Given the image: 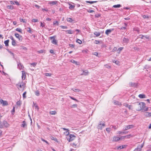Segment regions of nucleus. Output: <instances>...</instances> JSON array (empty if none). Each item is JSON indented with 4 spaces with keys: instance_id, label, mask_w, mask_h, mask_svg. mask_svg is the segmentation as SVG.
<instances>
[{
    "instance_id": "obj_1",
    "label": "nucleus",
    "mask_w": 151,
    "mask_h": 151,
    "mask_svg": "<svg viewBox=\"0 0 151 151\" xmlns=\"http://www.w3.org/2000/svg\"><path fill=\"white\" fill-rule=\"evenodd\" d=\"M76 137V136L74 135L70 134L68 137H67V139L69 142H70L74 140Z\"/></svg>"
},
{
    "instance_id": "obj_2",
    "label": "nucleus",
    "mask_w": 151,
    "mask_h": 151,
    "mask_svg": "<svg viewBox=\"0 0 151 151\" xmlns=\"http://www.w3.org/2000/svg\"><path fill=\"white\" fill-rule=\"evenodd\" d=\"M145 106V104L144 103L141 102L137 104V106L139 107L140 108L137 109L138 111H140L143 109Z\"/></svg>"
},
{
    "instance_id": "obj_3",
    "label": "nucleus",
    "mask_w": 151,
    "mask_h": 151,
    "mask_svg": "<svg viewBox=\"0 0 151 151\" xmlns=\"http://www.w3.org/2000/svg\"><path fill=\"white\" fill-rule=\"evenodd\" d=\"M55 36H53L50 37V40H52L51 42L52 43L56 45H57L58 43L57 40L55 39Z\"/></svg>"
},
{
    "instance_id": "obj_4",
    "label": "nucleus",
    "mask_w": 151,
    "mask_h": 151,
    "mask_svg": "<svg viewBox=\"0 0 151 151\" xmlns=\"http://www.w3.org/2000/svg\"><path fill=\"white\" fill-rule=\"evenodd\" d=\"M0 102L2 104L3 106H7L8 105V103L7 101H4L2 99H0Z\"/></svg>"
},
{
    "instance_id": "obj_5",
    "label": "nucleus",
    "mask_w": 151,
    "mask_h": 151,
    "mask_svg": "<svg viewBox=\"0 0 151 151\" xmlns=\"http://www.w3.org/2000/svg\"><path fill=\"white\" fill-rule=\"evenodd\" d=\"M16 37L18 38L19 41H22V37L21 35H20L17 33H16L14 34Z\"/></svg>"
},
{
    "instance_id": "obj_6",
    "label": "nucleus",
    "mask_w": 151,
    "mask_h": 151,
    "mask_svg": "<svg viewBox=\"0 0 151 151\" xmlns=\"http://www.w3.org/2000/svg\"><path fill=\"white\" fill-rule=\"evenodd\" d=\"M16 86H17L18 88H20L21 89H24V84L23 83H19L17 84Z\"/></svg>"
},
{
    "instance_id": "obj_7",
    "label": "nucleus",
    "mask_w": 151,
    "mask_h": 151,
    "mask_svg": "<svg viewBox=\"0 0 151 151\" xmlns=\"http://www.w3.org/2000/svg\"><path fill=\"white\" fill-rule=\"evenodd\" d=\"M18 68L20 70L24 68V66L20 62H17Z\"/></svg>"
},
{
    "instance_id": "obj_8",
    "label": "nucleus",
    "mask_w": 151,
    "mask_h": 151,
    "mask_svg": "<svg viewBox=\"0 0 151 151\" xmlns=\"http://www.w3.org/2000/svg\"><path fill=\"white\" fill-rule=\"evenodd\" d=\"M133 127V125H129L125 127V128H124V130H126L128 129H131Z\"/></svg>"
},
{
    "instance_id": "obj_9",
    "label": "nucleus",
    "mask_w": 151,
    "mask_h": 151,
    "mask_svg": "<svg viewBox=\"0 0 151 151\" xmlns=\"http://www.w3.org/2000/svg\"><path fill=\"white\" fill-rule=\"evenodd\" d=\"M3 127L4 126L6 127H7L9 126V124L6 121L4 120L3 121Z\"/></svg>"
},
{
    "instance_id": "obj_10",
    "label": "nucleus",
    "mask_w": 151,
    "mask_h": 151,
    "mask_svg": "<svg viewBox=\"0 0 151 151\" xmlns=\"http://www.w3.org/2000/svg\"><path fill=\"white\" fill-rule=\"evenodd\" d=\"M122 139V137L121 138L119 137L116 136H114L113 137V142H116L117 141L119 140L120 139Z\"/></svg>"
},
{
    "instance_id": "obj_11",
    "label": "nucleus",
    "mask_w": 151,
    "mask_h": 151,
    "mask_svg": "<svg viewBox=\"0 0 151 151\" xmlns=\"http://www.w3.org/2000/svg\"><path fill=\"white\" fill-rule=\"evenodd\" d=\"M103 126H102L101 121H100L97 126V128L98 129H102L103 128Z\"/></svg>"
},
{
    "instance_id": "obj_12",
    "label": "nucleus",
    "mask_w": 151,
    "mask_h": 151,
    "mask_svg": "<svg viewBox=\"0 0 151 151\" xmlns=\"http://www.w3.org/2000/svg\"><path fill=\"white\" fill-rule=\"evenodd\" d=\"M130 86L136 87L137 86V84L134 83L130 82L129 83Z\"/></svg>"
},
{
    "instance_id": "obj_13",
    "label": "nucleus",
    "mask_w": 151,
    "mask_h": 151,
    "mask_svg": "<svg viewBox=\"0 0 151 151\" xmlns=\"http://www.w3.org/2000/svg\"><path fill=\"white\" fill-rule=\"evenodd\" d=\"M113 30V29H107L105 32V33L107 35H108L111 32V31Z\"/></svg>"
},
{
    "instance_id": "obj_14",
    "label": "nucleus",
    "mask_w": 151,
    "mask_h": 151,
    "mask_svg": "<svg viewBox=\"0 0 151 151\" xmlns=\"http://www.w3.org/2000/svg\"><path fill=\"white\" fill-rule=\"evenodd\" d=\"M123 42L125 43H127L129 41V39L128 38H124L123 39Z\"/></svg>"
},
{
    "instance_id": "obj_15",
    "label": "nucleus",
    "mask_w": 151,
    "mask_h": 151,
    "mask_svg": "<svg viewBox=\"0 0 151 151\" xmlns=\"http://www.w3.org/2000/svg\"><path fill=\"white\" fill-rule=\"evenodd\" d=\"M142 148L140 147V145H138L137 148H135L134 151H141Z\"/></svg>"
},
{
    "instance_id": "obj_16",
    "label": "nucleus",
    "mask_w": 151,
    "mask_h": 151,
    "mask_svg": "<svg viewBox=\"0 0 151 151\" xmlns=\"http://www.w3.org/2000/svg\"><path fill=\"white\" fill-rule=\"evenodd\" d=\"M27 124L26 122L25 121H24L22 122V124L21 125V126L23 127H26Z\"/></svg>"
},
{
    "instance_id": "obj_17",
    "label": "nucleus",
    "mask_w": 151,
    "mask_h": 151,
    "mask_svg": "<svg viewBox=\"0 0 151 151\" xmlns=\"http://www.w3.org/2000/svg\"><path fill=\"white\" fill-rule=\"evenodd\" d=\"M6 8L8 9H14V6L12 5H9L6 6Z\"/></svg>"
},
{
    "instance_id": "obj_18",
    "label": "nucleus",
    "mask_w": 151,
    "mask_h": 151,
    "mask_svg": "<svg viewBox=\"0 0 151 151\" xmlns=\"http://www.w3.org/2000/svg\"><path fill=\"white\" fill-rule=\"evenodd\" d=\"M83 73L81 74V75H86L88 74V71L87 70H85V71H83Z\"/></svg>"
},
{
    "instance_id": "obj_19",
    "label": "nucleus",
    "mask_w": 151,
    "mask_h": 151,
    "mask_svg": "<svg viewBox=\"0 0 151 151\" xmlns=\"http://www.w3.org/2000/svg\"><path fill=\"white\" fill-rule=\"evenodd\" d=\"M58 1H50L49 3L50 4H51L52 5H54V4H57L58 3Z\"/></svg>"
},
{
    "instance_id": "obj_20",
    "label": "nucleus",
    "mask_w": 151,
    "mask_h": 151,
    "mask_svg": "<svg viewBox=\"0 0 151 151\" xmlns=\"http://www.w3.org/2000/svg\"><path fill=\"white\" fill-rule=\"evenodd\" d=\"M65 32H68V34H72L74 32V31H72L71 30H66L65 31Z\"/></svg>"
},
{
    "instance_id": "obj_21",
    "label": "nucleus",
    "mask_w": 151,
    "mask_h": 151,
    "mask_svg": "<svg viewBox=\"0 0 151 151\" xmlns=\"http://www.w3.org/2000/svg\"><path fill=\"white\" fill-rule=\"evenodd\" d=\"M67 20L68 22H72L74 21V20L70 18H67Z\"/></svg>"
},
{
    "instance_id": "obj_22",
    "label": "nucleus",
    "mask_w": 151,
    "mask_h": 151,
    "mask_svg": "<svg viewBox=\"0 0 151 151\" xmlns=\"http://www.w3.org/2000/svg\"><path fill=\"white\" fill-rule=\"evenodd\" d=\"M94 34L96 35V37H99L100 35V33L99 32H96L94 33Z\"/></svg>"
},
{
    "instance_id": "obj_23",
    "label": "nucleus",
    "mask_w": 151,
    "mask_h": 151,
    "mask_svg": "<svg viewBox=\"0 0 151 151\" xmlns=\"http://www.w3.org/2000/svg\"><path fill=\"white\" fill-rule=\"evenodd\" d=\"M9 40H7L4 41V43L6 46H9Z\"/></svg>"
},
{
    "instance_id": "obj_24",
    "label": "nucleus",
    "mask_w": 151,
    "mask_h": 151,
    "mask_svg": "<svg viewBox=\"0 0 151 151\" xmlns=\"http://www.w3.org/2000/svg\"><path fill=\"white\" fill-rule=\"evenodd\" d=\"M138 96L141 98H144L145 97V95L143 94H140Z\"/></svg>"
},
{
    "instance_id": "obj_25",
    "label": "nucleus",
    "mask_w": 151,
    "mask_h": 151,
    "mask_svg": "<svg viewBox=\"0 0 151 151\" xmlns=\"http://www.w3.org/2000/svg\"><path fill=\"white\" fill-rule=\"evenodd\" d=\"M70 62H71L73 63H75V64L76 65H78V64L77 63V62L76 61H75V60H70Z\"/></svg>"
},
{
    "instance_id": "obj_26",
    "label": "nucleus",
    "mask_w": 151,
    "mask_h": 151,
    "mask_svg": "<svg viewBox=\"0 0 151 151\" xmlns=\"http://www.w3.org/2000/svg\"><path fill=\"white\" fill-rule=\"evenodd\" d=\"M122 6L120 4H118L117 5H114L113 7L114 8H119Z\"/></svg>"
},
{
    "instance_id": "obj_27",
    "label": "nucleus",
    "mask_w": 151,
    "mask_h": 151,
    "mask_svg": "<svg viewBox=\"0 0 151 151\" xmlns=\"http://www.w3.org/2000/svg\"><path fill=\"white\" fill-rule=\"evenodd\" d=\"M144 115L145 116H151V115H149V112H145L144 113Z\"/></svg>"
},
{
    "instance_id": "obj_28",
    "label": "nucleus",
    "mask_w": 151,
    "mask_h": 151,
    "mask_svg": "<svg viewBox=\"0 0 151 151\" xmlns=\"http://www.w3.org/2000/svg\"><path fill=\"white\" fill-rule=\"evenodd\" d=\"M86 3H88L90 4H92L94 3H96L97 2V1H86Z\"/></svg>"
},
{
    "instance_id": "obj_29",
    "label": "nucleus",
    "mask_w": 151,
    "mask_h": 151,
    "mask_svg": "<svg viewBox=\"0 0 151 151\" xmlns=\"http://www.w3.org/2000/svg\"><path fill=\"white\" fill-rule=\"evenodd\" d=\"M49 113L52 115H55L56 114V112L55 111H50Z\"/></svg>"
},
{
    "instance_id": "obj_30",
    "label": "nucleus",
    "mask_w": 151,
    "mask_h": 151,
    "mask_svg": "<svg viewBox=\"0 0 151 151\" xmlns=\"http://www.w3.org/2000/svg\"><path fill=\"white\" fill-rule=\"evenodd\" d=\"M69 8L70 9H74L75 7V6L74 5H72V4H69Z\"/></svg>"
},
{
    "instance_id": "obj_31",
    "label": "nucleus",
    "mask_w": 151,
    "mask_h": 151,
    "mask_svg": "<svg viewBox=\"0 0 151 151\" xmlns=\"http://www.w3.org/2000/svg\"><path fill=\"white\" fill-rule=\"evenodd\" d=\"M71 89L76 92H78L80 91L79 89L76 88H72Z\"/></svg>"
},
{
    "instance_id": "obj_32",
    "label": "nucleus",
    "mask_w": 151,
    "mask_h": 151,
    "mask_svg": "<svg viewBox=\"0 0 151 151\" xmlns=\"http://www.w3.org/2000/svg\"><path fill=\"white\" fill-rule=\"evenodd\" d=\"M110 127H111V129L113 128L114 129V130L117 129L118 128V127H117L116 126H113L112 125H111L110 126Z\"/></svg>"
},
{
    "instance_id": "obj_33",
    "label": "nucleus",
    "mask_w": 151,
    "mask_h": 151,
    "mask_svg": "<svg viewBox=\"0 0 151 151\" xmlns=\"http://www.w3.org/2000/svg\"><path fill=\"white\" fill-rule=\"evenodd\" d=\"M16 30L17 31L21 33H22V30L20 28H17L16 29Z\"/></svg>"
},
{
    "instance_id": "obj_34",
    "label": "nucleus",
    "mask_w": 151,
    "mask_h": 151,
    "mask_svg": "<svg viewBox=\"0 0 151 151\" xmlns=\"http://www.w3.org/2000/svg\"><path fill=\"white\" fill-rule=\"evenodd\" d=\"M12 45L13 46H15L16 45V41L15 40H12Z\"/></svg>"
},
{
    "instance_id": "obj_35",
    "label": "nucleus",
    "mask_w": 151,
    "mask_h": 151,
    "mask_svg": "<svg viewBox=\"0 0 151 151\" xmlns=\"http://www.w3.org/2000/svg\"><path fill=\"white\" fill-rule=\"evenodd\" d=\"M20 21L21 22H23L24 23H26V20L24 19H23L20 18L19 19Z\"/></svg>"
},
{
    "instance_id": "obj_36",
    "label": "nucleus",
    "mask_w": 151,
    "mask_h": 151,
    "mask_svg": "<svg viewBox=\"0 0 151 151\" xmlns=\"http://www.w3.org/2000/svg\"><path fill=\"white\" fill-rule=\"evenodd\" d=\"M15 107L13 106V109L11 111V112L12 113V115H14V113L15 112Z\"/></svg>"
},
{
    "instance_id": "obj_37",
    "label": "nucleus",
    "mask_w": 151,
    "mask_h": 151,
    "mask_svg": "<svg viewBox=\"0 0 151 151\" xmlns=\"http://www.w3.org/2000/svg\"><path fill=\"white\" fill-rule=\"evenodd\" d=\"M111 127H110V128H106V130L108 133H109L111 130Z\"/></svg>"
},
{
    "instance_id": "obj_38",
    "label": "nucleus",
    "mask_w": 151,
    "mask_h": 151,
    "mask_svg": "<svg viewBox=\"0 0 151 151\" xmlns=\"http://www.w3.org/2000/svg\"><path fill=\"white\" fill-rule=\"evenodd\" d=\"M56 24L57 25H58V22L57 21H54L53 22V25H55Z\"/></svg>"
},
{
    "instance_id": "obj_39",
    "label": "nucleus",
    "mask_w": 151,
    "mask_h": 151,
    "mask_svg": "<svg viewBox=\"0 0 151 151\" xmlns=\"http://www.w3.org/2000/svg\"><path fill=\"white\" fill-rule=\"evenodd\" d=\"M35 94L36 96H38L40 95L39 91L38 90L36 91H35Z\"/></svg>"
},
{
    "instance_id": "obj_40",
    "label": "nucleus",
    "mask_w": 151,
    "mask_h": 151,
    "mask_svg": "<svg viewBox=\"0 0 151 151\" xmlns=\"http://www.w3.org/2000/svg\"><path fill=\"white\" fill-rule=\"evenodd\" d=\"M76 42L80 44H81L82 43V41H81V40L79 39H78L76 40Z\"/></svg>"
},
{
    "instance_id": "obj_41",
    "label": "nucleus",
    "mask_w": 151,
    "mask_h": 151,
    "mask_svg": "<svg viewBox=\"0 0 151 151\" xmlns=\"http://www.w3.org/2000/svg\"><path fill=\"white\" fill-rule=\"evenodd\" d=\"M60 27L62 28V29H67L68 28V27L65 26H62L61 25L60 26Z\"/></svg>"
},
{
    "instance_id": "obj_42",
    "label": "nucleus",
    "mask_w": 151,
    "mask_h": 151,
    "mask_svg": "<svg viewBox=\"0 0 151 151\" xmlns=\"http://www.w3.org/2000/svg\"><path fill=\"white\" fill-rule=\"evenodd\" d=\"M116 105H119L120 103L117 101H115L114 102Z\"/></svg>"
},
{
    "instance_id": "obj_43",
    "label": "nucleus",
    "mask_w": 151,
    "mask_h": 151,
    "mask_svg": "<svg viewBox=\"0 0 151 151\" xmlns=\"http://www.w3.org/2000/svg\"><path fill=\"white\" fill-rule=\"evenodd\" d=\"M67 131H66L65 132H64V134L66 135H68L69 136V131L68 130H66Z\"/></svg>"
},
{
    "instance_id": "obj_44",
    "label": "nucleus",
    "mask_w": 151,
    "mask_h": 151,
    "mask_svg": "<svg viewBox=\"0 0 151 151\" xmlns=\"http://www.w3.org/2000/svg\"><path fill=\"white\" fill-rule=\"evenodd\" d=\"M44 51H45V50H40L38 51V52L39 53H43V52H44Z\"/></svg>"
},
{
    "instance_id": "obj_45",
    "label": "nucleus",
    "mask_w": 151,
    "mask_h": 151,
    "mask_svg": "<svg viewBox=\"0 0 151 151\" xmlns=\"http://www.w3.org/2000/svg\"><path fill=\"white\" fill-rule=\"evenodd\" d=\"M69 97L72 99L74 100H75V101H77V102H78V101L76 99L74 98L73 97H72L71 96H70Z\"/></svg>"
},
{
    "instance_id": "obj_46",
    "label": "nucleus",
    "mask_w": 151,
    "mask_h": 151,
    "mask_svg": "<svg viewBox=\"0 0 151 151\" xmlns=\"http://www.w3.org/2000/svg\"><path fill=\"white\" fill-rule=\"evenodd\" d=\"M30 64L33 66L35 67L37 63H30Z\"/></svg>"
},
{
    "instance_id": "obj_47",
    "label": "nucleus",
    "mask_w": 151,
    "mask_h": 151,
    "mask_svg": "<svg viewBox=\"0 0 151 151\" xmlns=\"http://www.w3.org/2000/svg\"><path fill=\"white\" fill-rule=\"evenodd\" d=\"M100 41L99 40H95V41L94 43L96 44H98L100 43Z\"/></svg>"
},
{
    "instance_id": "obj_48",
    "label": "nucleus",
    "mask_w": 151,
    "mask_h": 151,
    "mask_svg": "<svg viewBox=\"0 0 151 151\" xmlns=\"http://www.w3.org/2000/svg\"><path fill=\"white\" fill-rule=\"evenodd\" d=\"M51 139L54 140L55 141L58 142L57 139L56 138L54 137H52L51 138Z\"/></svg>"
},
{
    "instance_id": "obj_49",
    "label": "nucleus",
    "mask_w": 151,
    "mask_h": 151,
    "mask_svg": "<svg viewBox=\"0 0 151 151\" xmlns=\"http://www.w3.org/2000/svg\"><path fill=\"white\" fill-rule=\"evenodd\" d=\"M32 21L34 22H37L38 21L37 19H33L32 20Z\"/></svg>"
},
{
    "instance_id": "obj_50",
    "label": "nucleus",
    "mask_w": 151,
    "mask_h": 151,
    "mask_svg": "<svg viewBox=\"0 0 151 151\" xmlns=\"http://www.w3.org/2000/svg\"><path fill=\"white\" fill-rule=\"evenodd\" d=\"M149 68H150V66L147 65H145V69H148Z\"/></svg>"
},
{
    "instance_id": "obj_51",
    "label": "nucleus",
    "mask_w": 151,
    "mask_h": 151,
    "mask_svg": "<svg viewBox=\"0 0 151 151\" xmlns=\"http://www.w3.org/2000/svg\"><path fill=\"white\" fill-rule=\"evenodd\" d=\"M22 76H26V73L25 71H22Z\"/></svg>"
},
{
    "instance_id": "obj_52",
    "label": "nucleus",
    "mask_w": 151,
    "mask_h": 151,
    "mask_svg": "<svg viewBox=\"0 0 151 151\" xmlns=\"http://www.w3.org/2000/svg\"><path fill=\"white\" fill-rule=\"evenodd\" d=\"M69 45L70 47H72L73 48H74L75 47V45L72 44H69Z\"/></svg>"
},
{
    "instance_id": "obj_53",
    "label": "nucleus",
    "mask_w": 151,
    "mask_h": 151,
    "mask_svg": "<svg viewBox=\"0 0 151 151\" xmlns=\"http://www.w3.org/2000/svg\"><path fill=\"white\" fill-rule=\"evenodd\" d=\"M14 2L18 6H19L20 5L19 3L17 1H14Z\"/></svg>"
},
{
    "instance_id": "obj_54",
    "label": "nucleus",
    "mask_w": 151,
    "mask_h": 151,
    "mask_svg": "<svg viewBox=\"0 0 151 151\" xmlns=\"http://www.w3.org/2000/svg\"><path fill=\"white\" fill-rule=\"evenodd\" d=\"M124 148V146H119L118 147V149H121Z\"/></svg>"
},
{
    "instance_id": "obj_55",
    "label": "nucleus",
    "mask_w": 151,
    "mask_h": 151,
    "mask_svg": "<svg viewBox=\"0 0 151 151\" xmlns=\"http://www.w3.org/2000/svg\"><path fill=\"white\" fill-rule=\"evenodd\" d=\"M26 92H25L23 93V97L24 98H25L26 97Z\"/></svg>"
},
{
    "instance_id": "obj_56",
    "label": "nucleus",
    "mask_w": 151,
    "mask_h": 151,
    "mask_svg": "<svg viewBox=\"0 0 151 151\" xmlns=\"http://www.w3.org/2000/svg\"><path fill=\"white\" fill-rule=\"evenodd\" d=\"M21 102L20 101H18L17 102V104L18 105H20Z\"/></svg>"
},
{
    "instance_id": "obj_57",
    "label": "nucleus",
    "mask_w": 151,
    "mask_h": 151,
    "mask_svg": "<svg viewBox=\"0 0 151 151\" xmlns=\"http://www.w3.org/2000/svg\"><path fill=\"white\" fill-rule=\"evenodd\" d=\"M94 11L91 9H89L88 10V12L90 13H92L94 12Z\"/></svg>"
},
{
    "instance_id": "obj_58",
    "label": "nucleus",
    "mask_w": 151,
    "mask_h": 151,
    "mask_svg": "<svg viewBox=\"0 0 151 151\" xmlns=\"http://www.w3.org/2000/svg\"><path fill=\"white\" fill-rule=\"evenodd\" d=\"M3 128V124H1L0 121V128Z\"/></svg>"
},
{
    "instance_id": "obj_59",
    "label": "nucleus",
    "mask_w": 151,
    "mask_h": 151,
    "mask_svg": "<svg viewBox=\"0 0 151 151\" xmlns=\"http://www.w3.org/2000/svg\"><path fill=\"white\" fill-rule=\"evenodd\" d=\"M123 105L126 107H128L129 105L126 103L124 104Z\"/></svg>"
},
{
    "instance_id": "obj_60",
    "label": "nucleus",
    "mask_w": 151,
    "mask_h": 151,
    "mask_svg": "<svg viewBox=\"0 0 151 151\" xmlns=\"http://www.w3.org/2000/svg\"><path fill=\"white\" fill-rule=\"evenodd\" d=\"M41 139V140H42V141H43V142H45L47 144H48V142L47 141H46V140H45V139H43V138H42Z\"/></svg>"
},
{
    "instance_id": "obj_61",
    "label": "nucleus",
    "mask_w": 151,
    "mask_h": 151,
    "mask_svg": "<svg viewBox=\"0 0 151 151\" xmlns=\"http://www.w3.org/2000/svg\"><path fill=\"white\" fill-rule=\"evenodd\" d=\"M21 50H26L27 49L26 48V47H24V46H22L21 47Z\"/></svg>"
},
{
    "instance_id": "obj_62",
    "label": "nucleus",
    "mask_w": 151,
    "mask_h": 151,
    "mask_svg": "<svg viewBox=\"0 0 151 151\" xmlns=\"http://www.w3.org/2000/svg\"><path fill=\"white\" fill-rule=\"evenodd\" d=\"M126 29V27H121V28H120V29H122V30L125 29Z\"/></svg>"
},
{
    "instance_id": "obj_63",
    "label": "nucleus",
    "mask_w": 151,
    "mask_h": 151,
    "mask_svg": "<svg viewBox=\"0 0 151 151\" xmlns=\"http://www.w3.org/2000/svg\"><path fill=\"white\" fill-rule=\"evenodd\" d=\"M50 52L51 53H52V54H54V50H50Z\"/></svg>"
},
{
    "instance_id": "obj_64",
    "label": "nucleus",
    "mask_w": 151,
    "mask_h": 151,
    "mask_svg": "<svg viewBox=\"0 0 151 151\" xmlns=\"http://www.w3.org/2000/svg\"><path fill=\"white\" fill-rule=\"evenodd\" d=\"M35 7H36L37 8V9H39L40 8V6H39V5H37V4H35Z\"/></svg>"
}]
</instances>
